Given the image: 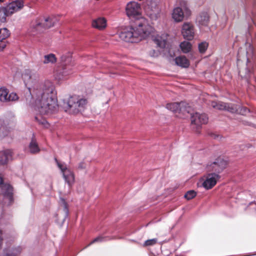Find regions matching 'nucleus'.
Here are the masks:
<instances>
[{
    "instance_id": "26",
    "label": "nucleus",
    "mask_w": 256,
    "mask_h": 256,
    "mask_svg": "<svg viewBox=\"0 0 256 256\" xmlns=\"http://www.w3.org/2000/svg\"><path fill=\"white\" fill-rule=\"evenodd\" d=\"M180 48L184 53H188L191 50L192 45L190 42L184 41L180 43Z\"/></svg>"
},
{
    "instance_id": "39",
    "label": "nucleus",
    "mask_w": 256,
    "mask_h": 256,
    "mask_svg": "<svg viewBox=\"0 0 256 256\" xmlns=\"http://www.w3.org/2000/svg\"><path fill=\"white\" fill-rule=\"evenodd\" d=\"M4 0H0V2H3Z\"/></svg>"
},
{
    "instance_id": "27",
    "label": "nucleus",
    "mask_w": 256,
    "mask_h": 256,
    "mask_svg": "<svg viewBox=\"0 0 256 256\" xmlns=\"http://www.w3.org/2000/svg\"><path fill=\"white\" fill-rule=\"evenodd\" d=\"M169 36H170L168 34H164L162 36H161V48L162 47L168 48L169 46Z\"/></svg>"
},
{
    "instance_id": "18",
    "label": "nucleus",
    "mask_w": 256,
    "mask_h": 256,
    "mask_svg": "<svg viewBox=\"0 0 256 256\" xmlns=\"http://www.w3.org/2000/svg\"><path fill=\"white\" fill-rule=\"evenodd\" d=\"M196 22L201 26H206L209 22V16L207 12H203L196 18Z\"/></svg>"
},
{
    "instance_id": "11",
    "label": "nucleus",
    "mask_w": 256,
    "mask_h": 256,
    "mask_svg": "<svg viewBox=\"0 0 256 256\" xmlns=\"http://www.w3.org/2000/svg\"><path fill=\"white\" fill-rule=\"evenodd\" d=\"M220 176L218 174L210 173L206 176V178L202 183L203 186L206 190L212 188L216 184Z\"/></svg>"
},
{
    "instance_id": "31",
    "label": "nucleus",
    "mask_w": 256,
    "mask_h": 256,
    "mask_svg": "<svg viewBox=\"0 0 256 256\" xmlns=\"http://www.w3.org/2000/svg\"><path fill=\"white\" fill-rule=\"evenodd\" d=\"M196 192L193 190H190L187 192L184 197L188 200H190L193 198H194L196 196Z\"/></svg>"
},
{
    "instance_id": "14",
    "label": "nucleus",
    "mask_w": 256,
    "mask_h": 256,
    "mask_svg": "<svg viewBox=\"0 0 256 256\" xmlns=\"http://www.w3.org/2000/svg\"><path fill=\"white\" fill-rule=\"evenodd\" d=\"M38 74L30 70H25L22 74V78L26 86L34 82L38 78Z\"/></svg>"
},
{
    "instance_id": "25",
    "label": "nucleus",
    "mask_w": 256,
    "mask_h": 256,
    "mask_svg": "<svg viewBox=\"0 0 256 256\" xmlns=\"http://www.w3.org/2000/svg\"><path fill=\"white\" fill-rule=\"evenodd\" d=\"M8 10L6 6V7H0V22H6V18L10 14L8 12Z\"/></svg>"
},
{
    "instance_id": "9",
    "label": "nucleus",
    "mask_w": 256,
    "mask_h": 256,
    "mask_svg": "<svg viewBox=\"0 0 256 256\" xmlns=\"http://www.w3.org/2000/svg\"><path fill=\"white\" fill-rule=\"evenodd\" d=\"M191 122L193 128L198 129L203 124L207 123L208 118L205 114L195 112L190 114Z\"/></svg>"
},
{
    "instance_id": "13",
    "label": "nucleus",
    "mask_w": 256,
    "mask_h": 256,
    "mask_svg": "<svg viewBox=\"0 0 256 256\" xmlns=\"http://www.w3.org/2000/svg\"><path fill=\"white\" fill-rule=\"evenodd\" d=\"M8 91L5 88H0V100L2 102L16 101L18 100L17 94L14 92H12L8 96Z\"/></svg>"
},
{
    "instance_id": "1",
    "label": "nucleus",
    "mask_w": 256,
    "mask_h": 256,
    "mask_svg": "<svg viewBox=\"0 0 256 256\" xmlns=\"http://www.w3.org/2000/svg\"><path fill=\"white\" fill-rule=\"evenodd\" d=\"M127 16L130 18L138 20L134 27H130L119 34L120 38L126 42H137L150 36L152 42L158 48L160 46V36L158 32L148 24L146 20L142 14L140 4L136 2H129L126 8Z\"/></svg>"
},
{
    "instance_id": "17",
    "label": "nucleus",
    "mask_w": 256,
    "mask_h": 256,
    "mask_svg": "<svg viewBox=\"0 0 256 256\" xmlns=\"http://www.w3.org/2000/svg\"><path fill=\"white\" fill-rule=\"evenodd\" d=\"M10 36V32L6 28L0 29V51L2 50L7 44L6 39Z\"/></svg>"
},
{
    "instance_id": "2",
    "label": "nucleus",
    "mask_w": 256,
    "mask_h": 256,
    "mask_svg": "<svg viewBox=\"0 0 256 256\" xmlns=\"http://www.w3.org/2000/svg\"><path fill=\"white\" fill-rule=\"evenodd\" d=\"M56 94L54 86L49 80L44 82L37 94L33 107L39 114H36L35 120L45 127H47L48 124L42 116L54 113L58 110Z\"/></svg>"
},
{
    "instance_id": "5",
    "label": "nucleus",
    "mask_w": 256,
    "mask_h": 256,
    "mask_svg": "<svg viewBox=\"0 0 256 256\" xmlns=\"http://www.w3.org/2000/svg\"><path fill=\"white\" fill-rule=\"evenodd\" d=\"M56 21L57 20L54 18H46L42 22L36 20L35 22L32 24L31 27V34L35 36L37 34L42 32L46 29L53 26L56 23Z\"/></svg>"
},
{
    "instance_id": "8",
    "label": "nucleus",
    "mask_w": 256,
    "mask_h": 256,
    "mask_svg": "<svg viewBox=\"0 0 256 256\" xmlns=\"http://www.w3.org/2000/svg\"><path fill=\"white\" fill-rule=\"evenodd\" d=\"M166 108L174 112L182 113L184 114L186 113H190V106L184 102L168 104H166Z\"/></svg>"
},
{
    "instance_id": "38",
    "label": "nucleus",
    "mask_w": 256,
    "mask_h": 256,
    "mask_svg": "<svg viewBox=\"0 0 256 256\" xmlns=\"http://www.w3.org/2000/svg\"><path fill=\"white\" fill-rule=\"evenodd\" d=\"M213 138L215 139H218L220 136L218 135H217L216 134H214L212 136Z\"/></svg>"
},
{
    "instance_id": "28",
    "label": "nucleus",
    "mask_w": 256,
    "mask_h": 256,
    "mask_svg": "<svg viewBox=\"0 0 256 256\" xmlns=\"http://www.w3.org/2000/svg\"><path fill=\"white\" fill-rule=\"evenodd\" d=\"M8 134V130L7 128L2 125V122L0 120V138H2L6 136Z\"/></svg>"
},
{
    "instance_id": "37",
    "label": "nucleus",
    "mask_w": 256,
    "mask_h": 256,
    "mask_svg": "<svg viewBox=\"0 0 256 256\" xmlns=\"http://www.w3.org/2000/svg\"><path fill=\"white\" fill-rule=\"evenodd\" d=\"M2 230H0V248L2 247V241H3V238H2Z\"/></svg>"
},
{
    "instance_id": "33",
    "label": "nucleus",
    "mask_w": 256,
    "mask_h": 256,
    "mask_svg": "<svg viewBox=\"0 0 256 256\" xmlns=\"http://www.w3.org/2000/svg\"><path fill=\"white\" fill-rule=\"evenodd\" d=\"M157 241H158V239H156V238H152V239H150V240H148L144 242L143 244V246H152V245H154V244H156Z\"/></svg>"
},
{
    "instance_id": "32",
    "label": "nucleus",
    "mask_w": 256,
    "mask_h": 256,
    "mask_svg": "<svg viewBox=\"0 0 256 256\" xmlns=\"http://www.w3.org/2000/svg\"><path fill=\"white\" fill-rule=\"evenodd\" d=\"M208 46V44L206 42H202L198 45V49L201 53L205 52Z\"/></svg>"
},
{
    "instance_id": "12",
    "label": "nucleus",
    "mask_w": 256,
    "mask_h": 256,
    "mask_svg": "<svg viewBox=\"0 0 256 256\" xmlns=\"http://www.w3.org/2000/svg\"><path fill=\"white\" fill-rule=\"evenodd\" d=\"M182 34L185 39L192 40L194 35V30L193 24L190 22H184L182 26Z\"/></svg>"
},
{
    "instance_id": "20",
    "label": "nucleus",
    "mask_w": 256,
    "mask_h": 256,
    "mask_svg": "<svg viewBox=\"0 0 256 256\" xmlns=\"http://www.w3.org/2000/svg\"><path fill=\"white\" fill-rule=\"evenodd\" d=\"M12 157V152L10 150H6L0 152V164H4Z\"/></svg>"
},
{
    "instance_id": "7",
    "label": "nucleus",
    "mask_w": 256,
    "mask_h": 256,
    "mask_svg": "<svg viewBox=\"0 0 256 256\" xmlns=\"http://www.w3.org/2000/svg\"><path fill=\"white\" fill-rule=\"evenodd\" d=\"M227 162L222 158H218L214 162L208 163L206 166V170L211 173H216L218 174L226 167Z\"/></svg>"
},
{
    "instance_id": "35",
    "label": "nucleus",
    "mask_w": 256,
    "mask_h": 256,
    "mask_svg": "<svg viewBox=\"0 0 256 256\" xmlns=\"http://www.w3.org/2000/svg\"><path fill=\"white\" fill-rule=\"evenodd\" d=\"M160 54V50L158 49L156 50H152V52H150V55L151 56H158Z\"/></svg>"
},
{
    "instance_id": "36",
    "label": "nucleus",
    "mask_w": 256,
    "mask_h": 256,
    "mask_svg": "<svg viewBox=\"0 0 256 256\" xmlns=\"http://www.w3.org/2000/svg\"><path fill=\"white\" fill-rule=\"evenodd\" d=\"M86 167V164L84 162H81L79 164L78 168L80 169H84Z\"/></svg>"
},
{
    "instance_id": "21",
    "label": "nucleus",
    "mask_w": 256,
    "mask_h": 256,
    "mask_svg": "<svg viewBox=\"0 0 256 256\" xmlns=\"http://www.w3.org/2000/svg\"><path fill=\"white\" fill-rule=\"evenodd\" d=\"M174 61L177 66L182 68H188L190 65L188 60L184 56L176 57L175 58Z\"/></svg>"
},
{
    "instance_id": "10",
    "label": "nucleus",
    "mask_w": 256,
    "mask_h": 256,
    "mask_svg": "<svg viewBox=\"0 0 256 256\" xmlns=\"http://www.w3.org/2000/svg\"><path fill=\"white\" fill-rule=\"evenodd\" d=\"M58 166L62 173L65 181L69 184H71L74 180L73 172L70 169L68 168L65 164L57 162Z\"/></svg>"
},
{
    "instance_id": "16",
    "label": "nucleus",
    "mask_w": 256,
    "mask_h": 256,
    "mask_svg": "<svg viewBox=\"0 0 256 256\" xmlns=\"http://www.w3.org/2000/svg\"><path fill=\"white\" fill-rule=\"evenodd\" d=\"M24 6V2L22 0H16L10 3L6 6L8 12L10 15L20 10Z\"/></svg>"
},
{
    "instance_id": "19",
    "label": "nucleus",
    "mask_w": 256,
    "mask_h": 256,
    "mask_svg": "<svg viewBox=\"0 0 256 256\" xmlns=\"http://www.w3.org/2000/svg\"><path fill=\"white\" fill-rule=\"evenodd\" d=\"M172 18L177 22L182 21L184 18V12L182 8L176 7L174 8L172 14Z\"/></svg>"
},
{
    "instance_id": "23",
    "label": "nucleus",
    "mask_w": 256,
    "mask_h": 256,
    "mask_svg": "<svg viewBox=\"0 0 256 256\" xmlns=\"http://www.w3.org/2000/svg\"><path fill=\"white\" fill-rule=\"evenodd\" d=\"M56 62V58L54 54H50L45 55L42 62L44 64H54Z\"/></svg>"
},
{
    "instance_id": "40",
    "label": "nucleus",
    "mask_w": 256,
    "mask_h": 256,
    "mask_svg": "<svg viewBox=\"0 0 256 256\" xmlns=\"http://www.w3.org/2000/svg\"><path fill=\"white\" fill-rule=\"evenodd\" d=\"M247 72H250V70H247Z\"/></svg>"
},
{
    "instance_id": "30",
    "label": "nucleus",
    "mask_w": 256,
    "mask_h": 256,
    "mask_svg": "<svg viewBox=\"0 0 256 256\" xmlns=\"http://www.w3.org/2000/svg\"><path fill=\"white\" fill-rule=\"evenodd\" d=\"M61 206L62 208L63 212L64 213V218H66L68 214V210L67 206V204L63 198L60 199Z\"/></svg>"
},
{
    "instance_id": "24",
    "label": "nucleus",
    "mask_w": 256,
    "mask_h": 256,
    "mask_svg": "<svg viewBox=\"0 0 256 256\" xmlns=\"http://www.w3.org/2000/svg\"><path fill=\"white\" fill-rule=\"evenodd\" d=\"M40 148L35 139L32 138L29 144V150L32 154H36L40 152Z\"/></svg>"
},
{
    "instance_id": "34",
    "label": "nucleus",
    "mask_w": 256,
    "mask_h": 256,
    "mask_svg": "<svg viewBox=\"0 0 256 256\" xmlns=\"http://www.w3.org/2000/svg\"><path fill=\"white\" fill-rule=\"evenodd\" d=\"M106 237L99 236L96 238H95L92 241L90 242V243L88 245V246L91 245L92 244L95 242H102L106 240Z\"/></svg>"
},
{
    "instance_id": "6",
    "label": "nucleus",
    "mask_w": 256,
    "mask_h": 256,
    "mask_svg": "<svg viewBox=\"0 0 256 256\" xmlns=\"http://www.w3.org/2000/svg\"><path fill=\"white\" fill-rule=\"evenodd\" d=\"M62 68L56 72V78L59 80H65L72 73V65L68 64L71 58L69 56H62L61 57Z\"/></svg>"
},
{
    "instance_id": "22",
    "label": "nucleus",
    "mask_w": 256,
    "mask_h": 256,
    "mask_svg": "<svg viewBox=\"0 0 256 256\" xmlns=\"http://www.w3.org/2000/svg\"><path fill=\"white\" fill-rule=\"evenodd\" d=\"M92 25L93 27L98 29H103L106 26V20L104 18H98L93 20Z\"/></svg>"
},
{
    "instance_id": "29",
    "label": "nucleus",
    "mask_w": 256,
    "mask_h": 256,
    "mask_svg": "<svg viewBox=\"0 0 256 256\" xmlns=\"http://www.w3.org/2000/svg\"><path fill=\"white\" fill-rule=\"evenodd\" d=\"M22 249L18 247L13 249L10 252H4L3 256H17L21 252Z\"/></svg>"
},
{
    "instance_id": "4",
    "label": "nucleus",
    "mask_w": 256,
    "mask_h": 256,
    "mask_svg": "<svg viewBox=\"0 0 256 256\" xmlns=\"http://www.w3.org/2000/svg\"><path fill=\"white\" fill-rule=\"evenodd\" d=\"M211 106L218 110H225L232 113H238L245 115L250 112L246 108H240V106L231 103H225L222 102L212 101Z\"/></svg>"
},
{
    "instance_id": "3",
    "label": "nucleus",
    "mask_w": 256,
    "mask_h": 256,
    "mask_svg": "<svg viewBox=\"0 0 256 256\" xmlns=\"http://www.w3.org/2000/svg\"><path fill=\"white\" fill-rule=\"evenodd\" d=\"M87 104L86 98L79 96H70L64 102V108L66 112L70 114H76L83 112Z\"/></svg>"
},
{
    "instance_id": "15",
    "label": "nucleus",
    "mask_w": 256,
    "mask_h": 256,
    "mask_svg": "<svg viewBox=\"0 0 256 256\" xmlns=\"http://www.w3.org/2000/svg\"><path fill=\"white\" fill-rule=\"evenodd\" d=\"M145 9L148 12V14L152 18L153 16L158 12V0H147Z\"/></svg>"
}]
</instances>
